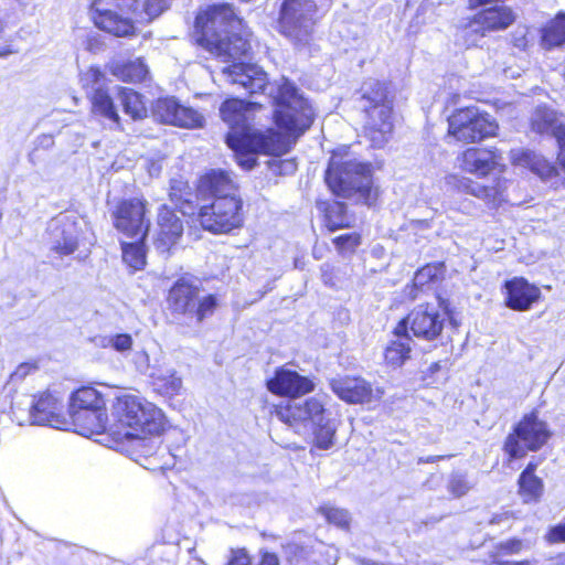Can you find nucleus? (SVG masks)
I'll return each instance as SVG.
<instances>
[{"instance_id": "f257e3e1", "label": "nucleus", "mask_w": 565, "mask_h": 565, "mask_svg": "<svg viewBox=\"0 0 565 565\" xmlns=\"http://www.w3.org/2000/svg\"><path fill=\"white\" fill-rule=\"evenodd\" d=\"M169 428V419L160 407L129 392L115 396L109 416L81 425L84 433L107 434L116 446L124 445L126 439L136 438L138 434L161 436Z\"/></svg>"}, {"instance_id": "f03ea898", "label": "nucleus", "mask_w": 565, "mask_h": 565, "mask_svg": "<svg viewBox=\"0 0 565 565\" xmlns=\"http://www.w3.org/2000/svg\"><path fill=\"white\" fill-rule=\"evenodd\" d=\"M351 146L333 149L323 173L329 191L337 198H356L361 203L373 206L380 198V186L375 184V167L370 161L350 158Z\"/></svg>"}, {"instance_id": "7ed1b4c3", "label": "nucleus", "mask_w": 565, "mask_h": 565, "mask_svg": "<svg viewBox=\"0 0 565 565\" xmlns=\"http://www.w3.org/2000/svg\"><path fill=\"white\" fill-rule=\"evenodd\" d=\"M359 103L364 138L373 149H383L395 131L394 94L390 83L365 82L360 88Z\"/></svg>"}, {"instance_id": "20e7f679", "label": "nucleus", "mask_w": 565, "mask_h": 565, "mask_svg": "<svg viewBox=\"0 0 565 565\" xmlns=\"http://www.w3.org/2000/svg\"><path fill=\"white\" fill-rule=\"evenodd\" d=\"M203 291L198 277L190 273L179 275L164 295L166 312L171 322L178 326L200 324L211 318L220 307V295Z\"/></svg>"}, {"instance_id": "39448f33", "label": "nucleus", "mask_w": 565, "mask_h": 565, "mask_svg": "<svg viewBox=\"0 0 565 565\" xmlns=\"http://www.w3.org/2000/svg\"><path fill=\"white\" fill-rule=\"evenodd\" d=\"M227 147L234 152L238 166L246 170L257 164V154L279 157L291 150V143L274 128L255 130L249 125L225 136Z\"/></svg>"}, {"instance_id": "423d86ee", "label": "nucleus", "mask_w": 565, "mask_h": 565, "mask_svg": "<svg viewBox=\"0 0 565 565\" xmlns=\"http://www.w3.org/2000/svg\"><path fill=\"white\" fill-rule=\"evenodd\" d=\"M438 308L429 302L414 307L403 317L392 330L393 335H405L409 331L411 337L426 342L440 339L446 321L458 327L454 318L455 310L449 299L441 295L436 296Z\"/></svg>"}, {"instance_id": "0eeeda50", "label": "nucleus", "mask_w": 565, "mask_h": 565, "mask_svg": "<svg viewBox=\"0 0 565 565\" xmlns=\"http://www.w3.org/2000/svg\"><path fill=\"white\" fill-rule=\"evenodd\" d=\"M554 437L551 425L541 417L539 408L524 413L515 422L502 443L508 462L523 459L529 452H537Z\"/></svg>"}, {"instance_id": "6e6552de", "label": "nucleus", "mask_w": 565, "mask_h": 565, "mask_svg": "<svg viewBox=\"0 0 565 565\" xmlns=\"http://www.w3.org/2000/svg\"><path fill=\"white\" fill-rule=\"evenodd\" d=\"M498 132L495 118L473 105L456 108L447 117L446 137L460 145L480 143Z\"/></svg>"}, {"instance_id": "1a4fd4ad", "label": "nucleus", "mask_w": 565, "mask_h": 565, "mask_svg": "<svg viewBox=\"0 0 565 565\" xmlns=\"http://www.w3.org/2000/svg\"><path fill=\"white\" fill-rule=\"evenodd\" d=\"M195 220L200 227L213 235H231L245 224L244 201L238 194H227L201 205Z\"/></svg>"}, {"instance_id": "9d476101", "label": "nucleus", "mask_w": 565, "mask_h": 565, "mask_svg": "<svg viewBox=\"0 0 565 565\" xmlns=\"http://www.w3.org/2000/svg\"><path fill=\"white\" fill-rule=\"evenodd\" d=\"M233 22L242 26L245 24L244 19L235 13L232 3L222 2L206 6L194 18L192 31L194 44L215 55L222 43L218 26Z\"/></svg>"}, {"instance_id": "9b49d317", "label": "nucleus", "mask_w": 565, "mask_h": 565, "mask_svg": "<svg viewBox=\"0 0 565 565\" xmlns=\"http://www.w3.org/2000/svg\"><path fill=\"white\" fill-rule=\"evenodd\" d=\"M318 6L313 0H282L277 31L295 44L307 43L317 22Z\"/></svg>"}, {"instance_id": "f8f14e48", "label": "nucleus", "mask_w": 565, "mask_h": 565, "mask_svg": "<svg viewBox=\"0 0 565 565\" xmlns=\"http://www.w3.org/2000/svg\"><path fill=\"white\" fill-rule=\"evenodd\" d=\"M106 395L93 384L82 385L74 390L68 398V414L75 430L84 436L92 435L84 433L81 425H88L95 419L106 417Z\"/></svg>"}, {"instance_id": "ddd939ff", "label": "nucleus", "mask_w": 565, "mask_h": 565, "mask_svg": "<svg viewBox=\"0 0 565 565\" xmlns=\"http://www.w3.org/2000/svg\"><path fill=\"white\" fill-rule=\"evenodd\" d=\"M148 201L143 196L122 198L111 211L113 225L126 238L148 236Z\"/></svg>"}, {"instance_id": "4468645a", "label": "nucleus", "mask_w": 565, "mask_h": 565, "mask_svg": "<svg viewBox=\"0 0 565 565\" xmlns=\"http://www.w3.org/2000/svg\"><path fill=\"white\" fill-rule=\"evenodd\" d=\"M89 10L98 30L116 38H132L137 34L135 21L121 12L117 0H92Z\"/></svg>"}, {"instance_id": "2eb2a0df", "label": "nucleus", "mask_w": 565, "mask_h": 565, "mask_svg": "<svg viewBox=\"0 0 565 565\" xmlns=\"http://www.w3.org/2000/svg\"><path fill=\"white\" fill-rule=\"evenodd\" d=\"M328 408L318 397L311 396L301 402L287 398L273 404L269 409V416L276 417L280 423L290 427L299 428L309 424V420L321 419Z\"/></svg>"}, {"instance_id": "dca6fc26", "label": "nucleus", "mask_w": 565, "mask_h": 565, "mask_svg": "<svg viewBox=\"0 0 565 565\" xmlns=\"http://www.w3.org/2000/svg\"><path fill=\"white\" fill-rule=\"evenodd\" d=\"M515 21L516 14L511 7L503 4L484 6L469 18L465 24L460 25V29L466 34L471 32L483 38L488 34L509 29Z\"/></svg>"}, {"instance_id": "f3484780", "label": "nucleus", "mask_w": 565, "mask_h": 565, "mask_svg": "<svg viewBox=\"0 0 565 565\" xmlns=\"http://www.w3.org/2000/svg\"><path fill=\"white\" fill-rule=\"evenodd\" d=\"M332 393L342 402L350 405H365L377 402L383 395V390L361 375H340L329 380Z\"/></svg>"}, {"instance_id": "a211bd4d", "label": "nucleus", "mask_w": 565, "mask_h": 565, "mask_svg": "<svg viewBox=\"0 0 565 565\" xmlns=\"http://www.w3.org/2000/svg\"><path fill=\"white\" fill-rule=\"evenodd\" d=\"M315 119L310 105L305 99H299L295 104L275 108L273 120L285 138L289 140L291 147L296 140L308 130Z\"/></svg>"}, {"instance_id": "6ab92c4d", "label": "nucleus", "mask_w": 565, "mask_h": 565, "mask_svg": "<svg viewBox=\"0 0 565 565\" xmlns=\"http://www.w3.org/2000/svg\"><path fill=\"white\" fill-rule=\"evenodd\" d=\"M460 169L463 172L487 178L493 172H503L505 163L503 153L497 147H468L458 154Z\"/></svg>"}, {"instance_id": "aec40b11", "label": "nucleus", "mask_w": 565, "mask_h": 565, "mask_svg": "<svg viewBox=\"0 0 565 565\" xmlns=\"http://www.w3.org/2000/svg\"><path fill=\"white\" fill-rule=\"evenodd\" d=\"M265 386L273 395L290 399L309 395L316 390L311 377L286 366L276 367L273 375L266 380Z\"/></svg>"}, {"instance_id": "412c9836", "label": "nucleus", "mask_w": 565, "mask_h": 565, "mask_svg": "<svg viewBox=\"0 0 565 565\" xmlns=\"http://www.w3.org/2000/svg\"><path fill=\"white\" fill-rule=\"evenodd\" d=\"M152 111L161 122L179 128L198 129L205 122L204 116L199 110L182 105L174 97L158 98Z\"/></svg>"}, {"instance_id": "4be33fe9", "label": "nucleus", "mask_w": 565, "mask_h": 565, "mask_svg": "<svg viewBox=\"0 0 565 565\" xmlns=\"http://www.w3.org/2000/svg\"><path fill=\"white\" fill-rule=\"evenodd\" d=\"M50 249L60 257L74 254L79 247V227L75 217L57 215L46 227Z\"/></svg>"}, {"instance_id": "5701e85b", "label": "nucleus", "mask_w": 565, "mask_h": 565, "mask_svg": "<svg viewBox=\"0 0 565 565\" xmlns=\"http://www.w3.org/2000/svg\"><path fill=\"white\" fill-rule=\"evenodd\" d=\"M156 224L153 245L159 253L169 255L183 237V221L178 216L175 209L161 204L158 207Z\"/></svg>"}, {"instance_id": "b1692460", "label": "nucleus", "mask_w": 565, "mask_h": 565, "mask_svg": "<svg viewBox=\"0 0 565 565\" xmlns=\"http://www.w3.org/2000/svg\"><path fill=\"white\" fill-rule=\"evenodd\" d=\"M29 420L34 425H49L58 429H64L67 425L62 401L49 390L38 392L32 396Z\"/></svg>"}, {"instance_id": "393cba45", "label": "nucleus", "mask_w": 565, "mask_h": 565, "mask_svg": "<svg viewBox=\"0 0 565 565\" xmlns=\"http://www.w3.org/2000/svg\"><path fill=\"white\" fill-rule=\"evenodd\" d=\"M504 306L513 311H527L542 298L541 289L526 278L512 277L503 284Z\"/></svg>"}, {"instance_id": "a878e982", "label": "nucleus", "mask_w": 565, "mask_h": 565, "mask_svg": "<svg viewBox=\"0 0 565 565\" xmlns=\"http://www.w3.org/2000/svg\"><path fill=\"white\" fill-rule=\"evenodd\" d=\"M510 162L514 167H522L535 174L542 181H550L559 175V164L546 158L541 152L529 148L512 149L509 152Z\"/></svg>"}, {"instance_id": "bb28decb", "label": "nucleus", "mask_w": 565, "mask_h": 565, "mask_svg": "<svg viewBox=\"0 0 565 565\" xmlns=\"http://www.w3.org/2000/svg\"><path fill=\"white\" fill-rule=\"evenodd\" d=\"M262 109L264 106L260 103L228 97L220 106V116L228 126V131H233L250 125L254 120L253 114Z\"/></svg>"}, {"instance_id": "cd10ccee", "label": "nucleus", "mask_w": 565, "mask_h": 565, "mask_svg": "<svg viewBox=\"0 0 565 565\" xmlns=\"http://www.w3.org/2000/svg\"><path fill=\"white\" fill-rule=\"evenodd\" d=\"M223 74L230 77L233 84L241 85L250 95L264 93L268 81L264 72L255 66L243 63L233 62L223 70Z\"/></svg>"}, {"instance_id": "c85d7f7f", "label": "nucleus", "mask_w": 565, "mask_h": 565, "mask_svg": "<svg viewBox=\"0 0 565 565\" xmlns=\"http://www.w3.org/2000/svg\"><path fill=\"white\" fill-rule=\"evenodd\" d=\"M196 190L216 200L227 194H237V184L231 173L222 169H210L202 173L196 180Z\"/></svg>"}, {"instance_id": "c756f323", "label": "nucleus", "mask_w": 565, "mask_h": 565, "mask_svg": "<svg viewBox=\"0 0 565 565\" xmlns=\"http://www.w3.org/2000/svg\"><path fill=\"white\" fill-rule=\"evenodd\" d=\"M316 206L320 212L323 227L330 232L348 230L353 225V216L348 211L347 203L338 200L316 201Z\"/></svg>"}, {"instance_id": "7c9ffc66", "label": "nucleus", "mask_w": 565, "mask_h": 565, "mask_svg": "<svg viewBox=\"0 0 565 565\" xmlns=\"http://www.w3.org/2000/svg\"><path fill=\"white\" fill-rule=\"evenodd\" d=\"M446 265L444 262L427 263L419 267L411 280L406 285L405 290L411 300L417 299L425 288L440 284L445 279Z\"/></svg>"}, {"instance_id": "2f4dec72", "label": "nucleus", "mask_w": 565, "mask_h": 565, "mask_svg": "<svg viewBox=\"0 0 565 565\" xmlns=\"http://www.w3.org/2000/svg\"><path fill=\"white\" fill-rule=\"evenodd\" d=\"M537 467V462L529 461L516 480L518 494L525 504L537 503L544 495V481L536 475Z\"/></svg>"}, {"instance_id": "473e14b6", "label": "nucleus", "mask_w": 565, "mask_h": 565, "mask_svg": "<svg viewBox=\"0 0 565 565\" xmlns=\"http://www.w3.org/2000/svg\"><path fill=\"white\" fill-rule=\"evenodd\" d=\"M109 73L118 81L128 84H142L150 78V70L143 57L114 61L108 65Z\"/></svg>"}, {"instance_id": "72a5a7b5", "label": "nucleus", "mask_w": 565, "mask_h": 565, "mask_svg": "<svg viewBox=\"0 0 565 565\" xmlns=\"http://www.w3.org/2000/svg\"><path fill=\"white\" fill-rule=\"evenodd\" d=\"M168 199L174 205L173 209L184 216H196L199 207L193 200V189L185 178L179 175L169 180Z\"/></svg>"}, {"instance_id": "f704fd0d", "label": "nucleus", "mask_w": 565, "mask_h": 565, "mask_svg": "<svg viewBox=\"0 0 565 565\" xmlns=\"http://www.w3.org/2000/svg\"><path fill=\"white\" fill-rule=\"evenodd\" d=\"M151 436L138 434L136 438L126 439L125 443L132 444V455L135 460L143 466H151L152 469L162 467L161 444L150 439Z\"/></svg>"}, {"instance_id": "c9c22d12", "label": "nucleus", "mask_w": 565, "mask_h": 565, "mask_svg": "<svg viewBox=\"0 0 565 565\" xmlns=\"http://www.w3.org/2000/svg\"><path fill=\"white\" fill-rule=\"evenodd\" d=\"M383 351V362L392 369L402 367L412 356V337L406 331L405 335H394Z\"/></svg>"}, {"instance_id": "e433bc0d", "label": "nucleus", "mask_w": 565, "mask_h": 565, "mask_svg": "<svg viewBox=\"0 0 565 565\" xmlns=\"http://www.w3.org/2000/svg\"><path fill=\"white\" fill-rule=\"evenodd\" d=\"M252 32L244 34L231 33L227 36H222L221 47L217 50L215 56H223L227 58H241L249 56L253 47L250 44Z\"/></svg>"}, {"instance_id": "4c0bfd02", "label": "nucleus", "mask_w": 565, "mask_h": 565, "mask_svg": "<svg viewBox=\"0 0 565 565\" xmlns=\"http://www.w3.org/2000/svg\"><path fill=\"white\" fill-rule=\"evenodd\" d=\"M508 180L505 178H495L491 184H482L473 198L482 200L491 210H498L509 202Z\"/></svg>"}, {"instance_id": "58836bf2", "label": "nucleus", "mask_w": 565, "mask_h": 565, "mask_svg": "<svg viewBox=\"0 0 565 565\" xmlns=\"http://www.w3.org/2000/svg\"><path fill=\"white\" fill-rule=\"evenodd\" d=\"M147 238L148 236H136L132 242H120L121 257L124 263L134 271L142 270L147 264Z\"/></svg>"}, {"instance_id": "ea45409f", "label": "nucleus", "mask_w": 565, "mask_h": 565, "mask_svg": "<svg viewBox=\"0 0 565 565\" xmlns=\"http://www.w3.org/2000/svg\"><path fill=\"white\" fill-rule=\"evenodd\" d=\"M541 45L551 50L565 44V13L558 12L541 29Z\"/></svg>"}, {"instance_id": "a19ab883", "label": "nucleus", "mask_w": 565, "mask_h": 565, "mask_svg": "<svg viewBox=\"0 0 565 565\" xmlns=\"http://www.w3.org/2000/svg\"><path fill=\"white\" fill-rule=\"evenodd\" d=\"M89 100L90 110L94 115H98L116 124L119 122V115L114 99L106 89L96 88Z\"/></svg>"}, {"instance_id": "79ce46f5", "label": "nucleus", "mask_w": 565, "mask_h": 565, "mask_svg": "<svg viewBox=\"0 0 565 565\" xmlns=\"http://www.w3.org/2000/svg\"><path fill=\"white\" fill-rule=\"evenodd\" d=\"M323 415L321 419L309 420L313 424V447L319 450H328L334 445L337 428L330 419Z\"/></svg>"}, {"instance_id": "37998d69", "label": "nucleus", "mask_w": 565, "mask_h": 565, "mask_svg": "<svg viewBox=\"0 0 565 565\" xmlns=\"http://www.w3.org/2000/svg\"><path fill=\"white\" fill-rule=\"evenodd\" d=\"M118 96L124 111L132 119H142L147 116V107L140 93L131 88L120 87Z\"/></svg>"}, {"instance_id": "c03bdc74", "label": "nucleus", "mask_w": 565, "mask_h": 565, "mask_svg": "<svg viewBox=\"0 0 565 565\" xmlns=\"http://www.w3.org/2000/svg\"><path fill=\"white\" fill-rule=\"evenodd\" d=\"M317 511L329 524L342 530H348L350 527L351 516L345 509L333 507L331 504H322Z\"/></svg>"}, {"instance_id": "a18cd8bd", "label": "nucleus", "mask_w": 565, "mask_h": 565, "mask_svg": "<svg viewBox=\"0 0 565 565\" xmlns=\"http://www.w3.org/2000/svg\"><path fill=\"white\" fill-rule=\"evenodd\" d=\"M282 548L289 565H319L317 562H308L311 548L307 545L288 542Z\"/></svg>"}, {"instance_id": "49530a36", "label": "nucleus", "mask_w": 565, "mask_h": 565, "mask_svg": "<svg viewBox=\"0 0 565 565\" xmlns=\"http://www.w3.org/2000/svg\"><path fill=\"white\" fill-rule=\"evenodd\" d=\"M332 244L340 255L354 254L362 244V234L360 232L343 233L333 237Z\"/></svg>"}, {"instance_id": "de8ad7c7", "label": "nucleus", "mask_w": 565, "mask_h": 565, "mask_svg": "<svg viewBox=\"0 0 565 565\" xmlns=\"http://www.w3.org/2000/svg\"><path fill=\"white\" fill-rule=\"evenodd\" d=\"M153 385L159 395L173 397L180 392L182 382L173 374L160 375L154 379Z\"/></svg>"}, {"instance_id": "09e8293b", "label": "nucleus", "mask_w": 565, "mask_h": 565, "mask_svg": "<svg viewBox=\"0 0 565 565\" xmlns=\"http://www.w3.org/2000/svg\"><path fill=\"white\" fill-rule=\"evenodd\" d=\"M299 99L303 98L298 95L297 87L295 84L286 79L278 86L277 95L274 99V105L276 108H278L295 104Z\"/></svg>"}, {"instance_id": "8fccbe9b", "label": "nucleus", "mask_w": 565, "mask_h": 565, "mask_svg": "<svg viewBox=\"0 0 565 565\" xmlns=\"http://www.w3.org/2000/svg\"><path fill=\"white\" fill-rule=\"evenodd\" d=\"M525 545L523 540L519 537H510L505 541L499 542L494 545L493 552L489 555L502 557L507 555H516L524 550Z\"/></svg>"}, {"instance_id": "3c124183", "label": "nucleus", "mask_w": 565, "mask_h": 565, "mask_svg": "<svg viewBox=\"0 0 565 565\" xmlns=\"http://www.w3.org/2000/svg\"><path fill=\"white\" fill-rule=\"evenodd\" d=\"M447 489L454 498H461L468 493L470 486L463 475L452 473L449 478Z\"/></svg>"}, {"instance_id": "603ef678", "label": "nucleus", "mask_w": 565, "mask_h": 565, "mask_svg": "<svg viewBox=\"0 0 565 565\" xmlns=\"http://www.w3.org/2000/svg\"><path fill=\"white\" fill-rule=\"evenodd\" d=\"M39 365L36 362H22L20 363L10 374V381L17 383L18 381H22L28 375L36 372Z\"/></svg>"}, {"instance_id": "864d4df0", "label": "nucleus", "mask_w": 565, "mask_h": 565, "mask_svg": "<svg viewBox=\"0 0 565 565\" xmlns=\"http://www.w3.org/2000/svg\"><path fill=\"white\" fill-rule=\"evenodd\" d=\"M108 342L109 345L118 352L128 351L132 347V338L128 333H117L110 337Z\"/></svg>"}, {"instance_id": "5fc2aeb1", "label": "nucleus", "mask_w": 565, "mask_h": 565, "mask_svg": "<svg viewBox=\"0 0 565 565\" xmlns=\"http://www.w3.org/2000/svg\"><path fill=\"white\" fill-rule=\"evenodd\" d=\"M168 6L169 0H146L143 10L149 17L154 18L161 14Z\"/></svg>"}, {"instance_id": "6e6d98bb", "label": "nucleus", "mask_w": 565, "mask_h": 565, "mask_svg": "<svg viewBox=\"0 0 565 565\" xmlns=\"http://www.w3.org/2000/svg\"><path fill=\"white\" fill-rule=\"evenodd\" d=\"M226 565H253V559L246 548L232 550L231 557Z\"/></svg>"}, {"instance_id": "4d7b16f0", "label": "nucleus", "mask_w": 565, "mask_h": 565, "mask_svg": "<svg viewBox=\"0 0 565 565\" xmlns=\"http://www.w3.org/2000/svg\"><path fill=\"white\" fill-rule=\"evenodd\" d=\"M481 185L470 178H460L456 183V189L463 194L473 196V193L478 192Z\"/></svg>"}, {"instance_id": "13d9d810", "label": "nucleus", "mask_w": 565, "mask_h": 565, "mask_svg": "<svg viewBox=\"0 0 565 565\" xmlns=\"http://www.w3.org/2000/svg\"><path fill=\"white\" fill-rule=\"evenodd\" d=\"M488 565H533V562L526 558L519 561L502 559L501 557L489 555Z\"/></svg>"}, {"instance_id": "bf43d9fd", "label": "nucleus", "mask_w": 565, "mask_h": 565, "mask_svg": "<svg viewBox=\"0 0 565 565\" xmlns=\"http://www.w3.org/2000/svg\"><path fill=\"white\" fill-rule=\"evenodd\" d=\"M258 565H279L278 556L275 553L265 552L262 554Z\"/></svg>"}, {"instance_id": "052dcab7", "label": "nucleus", "mask_w": 565, "mask_h": 565, "mask_svg": "<svg viewBox=\"0 0 565 565\" xmlns=\"http://www.w3.org/2000/svg\"><path fill=\"white\" fill-rule=\"evenodd\" d=\"M451 457H452L451 455L428 456V457H425V458H419L418 462L419 463H435V462H438L440 460L449 459Z\"/></svg>"}, {"instance_id": "680f3d73", "label": "nucleus", "mask_w": 565, "mask_h": 565, "mask_svg": "<svg viewBox=\"0 0 565 565\" xmlns=\"http://www.w3.org/2000/svg\"><path fill=\"white\" fill-rule=\"evenodd\" d=\"M13 53V50L10 46L0 47V57H7Z\"/></svg>"}, {"instance_id": "e2e57ef3", "label": "nucleus", "mask_w": 565, "mask_h": 565, "mask_svg": "<svg viewBox=\"0 0 565 565\" xmlns=\"http://www.w3.org/2000/svg\"><path fill=\"white\" fill-rule=\"evenodd\" d=\"M556 558L558 559L557 565H564L565 564V554L564 553L557 554Z\"/></svg>"}, {"instance_id": "0e129e2a", "label": "nucleus", "mask_w": 565, "mask_h": 565, "mask_svg": "<svg viewBox=\"0 0 565 565\" xmlns=\"http://www.w3.org/2000/svg\"><path fill=\"white\" fill-rule=\"evenodd\" d=\"M281 163H286V164H288L292 170H295V169H296V164H295V162H294V161H282Z\"/></svg>"}]
</instances>
